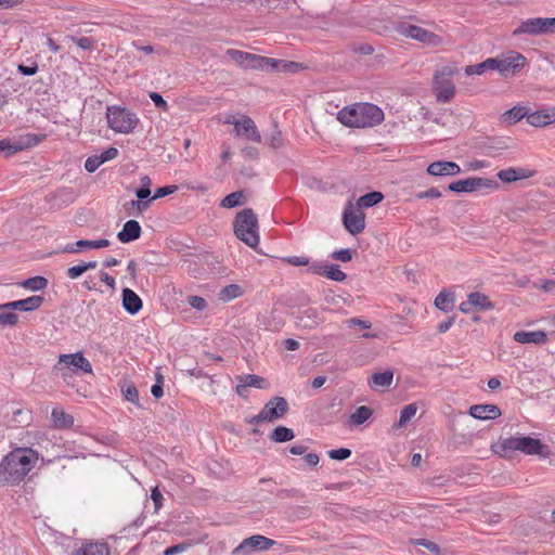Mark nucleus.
<instances>
[{"label": "nucleus", "mask_w": 555, "mask_h": 555, "mask_svg": "<svg viewBox=\"0 0 555 555\" xmlns=\"http://www.w3.org/2000/svg\"><path fill=\"white\" fill-rule=\"evenodd\" d=\"M38 453L28 448H16L0 463V486L18 485L34 468Z\"/></svg>", "instance_id": "1"}, {"label": "nucleus", "mask_w": 555, "mask_h": 555, "mask_svg": "<svg viewBox=\"0 0 555 555\" xmlns=\"http://www.w3.org/2000/svg\"><path fill=\"white\" fill-rule=\"evenodd\" d=\"M337 119L346 127L366 128L379 125L384 112L374 104L357 103L339 111Z\"/></svg>", "instance_id": "2"}, {"label": "nucleus", "mask_w": 555, "mask_h": 555, "mask_svg": "<svg viewBox=\"0 0 555 555\" xmlns=\"http://www.w3.org/2000/svg\"><path fill=\"white\" fill-rule=\"evenodd\" d=\"M235 236L247 246L255 248L259 244L258 219L251 208H244L233 221Z\"/></svg>", "instance_id": "3"}, {"label": "nucleus", "mask_w": 555, "mask_h": 555, "mask_svg": "<svg viewBox=\"0 0 555 555\" xmlns=\"http://www.w3.org/2000/svg\"><path fill=\"white\" fill-rule=\"evenodd\" d=\"M106 118L108 127L118 133L132 132L140 121L133 112L119 105L107 106Z\"/></svg>", "instance_id": "4"}, {"label": "nucleus", "mask_w": 555, "mask_h": 555, "mask_svg": "<svg viewBox=\"0 0 555 555\" xmlns=\"http://www.w3.org/2000/svg\"><path fill=\"white\" fill-rule=\"evenodd\" d=\"M456 73L453 66H444L434 76V92L436 99L440 103L450 102L455 94V86L452 76Z\"/></svg>", "instance_id": "5"}, {"label": "nucleus", "mask_w": 555, "mask_h": 555, "mask_svg": "<svg viewBox=\"0 0 555 555\" xmlns=\"http://www.w3.org/2000/svg\"><path fill=\"white\" fill-rule=\"evenodd\" d=\"M70 366L83 373H92L91 363L81 352L61 354L57 363L53 367V372L66 382L72 377Z\"/></svg>", "instance_id": "6"}, {"label": "nucleus", "mask_w": 555, "mask_h": 555, "mask_svg": "<svg viewBox=\"0 0 555 555\" xmlns=\"http://www.w3.org/2000/svg\"><path fill=\"white\" fill-rule=\"evenodd\" d=\"M522 34L538 36L546 34H555V17H535L528 18L513 31L514 36Z\"/></svg>", "instance_id": "7"}, {"label": "nucleus", "mask_w": 555, "mask_h": 555, "mask_svg": "<svg viewBox=\"0 0 555 555\" xmlns=\"http://www.w3.org/2000/svg\"><path fill=\"white\" fill-rule=\"evenodd\" d=\"M343 223L350 234L357 235L365 228V215L361 208L349 202L343 212Z\"/></svg>", "instance_id": "8"}, {"label": "nucleus", "mask_w": 555, "mask_h": 555, "mask_svg": "<svg viewBox=\"0 0 555 555\" xmlns=\"http://www.w3.org/2000/svg\"><path fill=\"white\" fill-rule=\"evenodd\" d=\"M482 188L498 189L499 184L498 182L491 179L469 177L463 180L452 182L448 185L449 191L456 193H470Z\"/></svg>", "instance_id": "9"}, {"label": "nucleus", "mask_w": 555, "mask_h": 555, "mask_svg": "<svg viewBox=\"0 0 555 555\" xmlns=\"http://www.w3.org/2000/svg\"><path fill=\"white\" fill-rule=\"evenodd\" d=\"M276 542L263 535H251L244 539L240 545H237L232 555H250L256 551H266L272 547Z\"/></svg>", "instance_id": "10"}, {"label": "nucleus", "mask_w": 555, "mask_h": 555, "mask_svg": "<svg viewBox=\"0 0 555 555\" xmlns=\"http://www.w3.org/2000/svg\"><path fill=\"white\" fill-rule=\"evenodd\" d=\"M289 410L288 402L284 397L271 398L261 409V418L264 422L272 423L282 418Z\"/></svg>", "instance_id": "11"}, {"label": "nucleus", "mask_w": 555, "mask_h": 555, "mask_svg": "<svg viewBox=\"0 0 555 555\" xmlns=\"http://www.w3.org/2000/svg\"><path fill=\"white\" fill-rule=\"evenodd\" d=\"M403 34L431 47H437L442 43V38L440 36L416 25H408L404 27Z\"/></svg>", "instance_id": "12"}, {"label": "nucleus", "mask_w": 555, "mask_h": 555, "mask_svg": "<svg viewBox=\"0 0 555 555\" xmlns=\"http://www.w3.org/2000/svg\"><path fill=\"white\" fill-rule=\"evenodd\" d=\"M234 129L236 132V135L243 137L248 141L253 142H260L261 135L254 122V120L244 115L241 119L234 122Z\"/></svg>", "instance_id": "13"}, {"label": "nucleus", "mask_w": 555, "mask_h": 555, "mask_svg": "<svg viewBox=\"0 0 555 555\" xmlns=\"http://www.w3.org/2000/svg\"><path fill=\"white\" fill-rule=\"evenodd\" d=\"M519 451L527 455H540L546 457L550 454V448L543 444L540 439L532 437H519Z\"/></svg>", "instance_id": "14"}, {"label": "nucleus", "mask_w": 555, "mask_h": 555, "mask_svg": "<svg viewBox=\"0 0 555 555\" xmlns=\"http://www.w3.org/2000/svg\"><path fill=\"white\" fill-rule=\"evenodd\" d=\"M43 300L44 298L42 296L34 295L25 299L0 305V310L34 311L43 304Z\"/></svg>", "instance_id": "15"}, {"label": "nucleus", "mask_w": 555, "mask_h": 555, "mask_svg": "<svg viewBox=\"0 0 555 555\" xmlns=\"http://www.w3.org/2000/svg\"><path fill=\"white\" fill-rule=\"evenodd\" d=\"M535 171L526 167H509L498 172V178L505 183H512L519 180L531 178Z\"/></svg>", "instance_id": "16"}, {"label": "nucleus", "mask_w": 555, "mask_h": 555, "mask_svg": "<svg viewBox=\"0 0 555 555\" xmlns=\"http://www.w3.org/2000/svg\"><path fill=\"white\" fill-rule=\"evenodd\" d=\"M526 57L517 52H512L505 59L500 60V73L504 76L514 75L524 67Z\"/></svg>", "instance_id": "17"}, {"label": "nucleus", "mask_w": 555, "mask_h": 555, "mask_svg": "<svg viewBox=\"0 0 555 555\" xmlns=\"http://www.w3.org/2000/svg\"><path fill=\"white\" fill-rule=\"evenodd\" d=\"M426 171L435 177L456 176L461 172V168L454 162L439 160L431 163Z\"/></svg>", "instance_id": "18"}, {"label": "nucleus", "mask_w": 555, "mask_h": 555, "mask_svg": "<svg viewBox=\"0 0 555 555\" xmlns=\"http://www.w3.org/2000/svg\"><path fill=\"white\" fill-rule=\"evenodd\" d=\"M519 437H508L500 439L491 446L493 453L501 457H507L514 451H519Z\"/></svg>", "instance_id": "19"}, {"label": "nucleus", "mask_w": 555, "mask_h": 555, "mask_svg": "<svg viewBox=\"0 0 555 555\" xmlns=\"http://www.w3.org/2000/svg\"><path fill=\"white\" fill-rule=\"evenodd\" d=\"M469 415L478 420H494L501 415L495 404H475L469 408Z\"/></svg>", "instance_id": "20"}, {"label": "nucleus", "mask_w": 555, "mask_h": 555, "mask_svg": "<svg viewBox=\"0 0 555 555\" xmlns=\"http://www.w3.org/2000/svg\"><path fill=\"white\" fill-rule=\"evenodd\" d=\"M276 59L248 53L245 68L271 72V67L276 66Z\"/></svg>", "instance_id": "21"}, {"label": "nucleus", "mask_w": 555, "mask_h": 555, "mask_svg": "<svg viewBox=\"0 0 555 555\" xmlns=\"http://www.w3.org/2000/svg\"><path fill=\"white\" fill-rule=\"evenodd\" d=\"M141 225L137 220H128L120 232L117 234V238L121 243H130L138 240L141 236Z\"/></svg>", "instance_id": "22"}, {"label": "nucleus", "mask_w": 555, "mask_h": 555, "mask_svg": "<svg viewBox=\"0 0 555 555\" xmlns=\"http://www.w3.org/2000/svg\"><path fill=\"white\" fill-rule=\"evenodd\" d=\"M122 307L130 313L135 314L142 309L141 298L130 288L122 289Z\"/></svg>", "instance_id": "23"}, {"label": "nucleus", "mask_w": 555, "mask_h": 555, "mask_svg": "<svg viewBox=\"0 0 555 555\" xmlns=\"http://www.w3.org/2000/svg\"><path fill=\"white\" fill-rule=\"evenodd\" d=\"M514 340L520 344L543 345L547 341V335L543 331L524 332L519 331L514 334Z\"/></svg>", "instance_id": "24"}, {"label": "nucleus", "mask_w": 555, "mask_h": 555, "mask_svg": "<svg viewBox=\"0 0 555 555\" xmlns=\"http://www.w3.org/2000/svg\"><path fill=\"white\" fill-rule=\"evenodd\" d=\"M73 555H109V547L104 542H88L77 548Z\"/></svg>", "instance_id": "25"}, {"label": "nucleus", "mask_w": 555, "mask_h": 555, "mask_svg": "<svg viewBox=\"0 0 555 555\" xmlns=\"http://www.w3.org/2000/svg\"><path fill=\"white\" fill-rule=\"evenodd\" d=\"M51 416L54 426L59 429L70 428L74 425V417L60 408H54Z\"/></svg>", "instance_id": "26"}, {"label": "nucleus", "mask_w": 555, "mask_h": 555, "mask_svg": "<svg viewBox=\"0 0 555 555\" xmlns=\"http://www.w3.org/2000/svg\"><path fill=\"white\" fill-rule=\"evenodd\" d=\"M468 298L470 299L473 307L479 311L492 310L494 308V304L490 298L480 292L468 294Z\"/></svg>", "instance_id": "27"}, {"label": "nucleus", "mask_w": 555, "mask_h": 555, "mask_svg": "<svg viewBox=\"0 0 555 555\" xmlns=\"http://www.w3.org/2000/svg\"><path fill=\"white\" fill-rule=\"evenodd\" d=\"M393 372L388 370L382 373H374L371 376L370 386L373 388H387L391 385Z\"/></svg>", "instance_id": "28"}, {"label": "nucleus", "mask_w": 555, "mask_h": 555, "mask_svg": "<svg viewBox=\"0 0 555 555\" xmlns=\"http://www.w3.org/2000/svg\"><path fill=\"white\" fill-rule=\"evenodd\" d=\"M527 122L533 127H543L548 124H553V117H551V108L544 112H534L527 114Z\"/></svg>", "instance_id": "29"}, {"label": "nucleus", "mask_w": 555, "mask_h": 555, "mask_svg": "<svg viewBox=\"0 0 555 555\" xmlns=\"http://www.w3.org/2000/svg\"><path fill=\"white\" fill-rule=\"evenodd\" d=\"M238 382L245 383L246 386L258 388V389H267L269 387V382L261 376L255 374H244L236 377Z\"/></svg>", "instance_id": "30"}, {"label": "nucleus", "mask_w": 555, "mask_h": 555, "mask_svg": "<svg viewBox=\"0 0 555 555\" xmlns=\"http://www.w3.org/2000/svg\"><path fill=\"white\" fill-rule=\"evenodd\" d=\"M384 199V195L383 193L378 192V191H373V192H370L365 195H362L358 202H357V206L361 209L363 208H370V207H373L375 205H377L378 203H380Z\"/></svg>", "instance_id": "31"}, {"label": "nucleus", "mask_w": 555, "mask_h": 555, "mask_svg": "<svg viewBox=\"0 0 555 555\" xmlns=\"http://www.w3.org/2000/svg\"><path fill=\"white\" fill-rule=\"evenodd\" d=\"M373 414L371 408L366 405L359 406L349 417V422L353 426H360L366 422Z\"/></svg>", "instance_id": "32"}, {"label": "nucleus", "mask_w": 555, "mask_h": 555, "mask_svg": "<svg viewBox=\"0 0 555 555\" xmlns=\"http://www.w3.org/2000/svg\"><path fill=\"white\" fill-rule=\"evenodd\" d=\"M276 66L271 67V72L298 73L305 68L304 64L298 62L276 60Z\"/></svg>", "instance_id": "33"}, {"label": "nucleus", "mask_w": 555, "mask_h": 555, "mask_svg": "<svg viewBox=\"0 0 555 555\" xmlns=\"http://www.w3.org/2000/svg\"><path fill=\"white\" fill-rule=\"evenodd\" d=\"M294 431L285 426H278L270 435V439L274 442H286L294 439Z\"/></svg>", "instance_id": "34"}, {"label": "nucleus", "mask_w": 555, "mask_h": 555, "mask_svg": "<svg viewBox=\"0 0 555 555\" xmlns=\"http://www.w3.org/2000/svg\"><path fill=\"white\" fill-rule=\"evenodd\" d=\"M454 302V294L446 289L441 291L435 298V306L437 309L448 312L449 305Z\"/></svg>", "instance_id": "35"}, {"label": "nucleus", "mask_w": 555, "mask_h": 555, "mask_svg": "<svg viewBox=\"0 0 555 555\" xmlns=\"http://www.w3.org/2000/svg\"><path fill=\"white\" fill-rule=\"evenodd\" d=\"M527 108L522 106H515L503 114V120L508 124H515L527 117Z\"/></svg>", "instance_id": "36"}, {"label": "nucleus", "mask_w": 555, "mask_h": 555, "mask_svg": "<svg viewBox=\"0 0 555 555\" xmlns=\"http://www.w3.org/2000/svg\"><path fill=\"white\" fill-rule=\"evenodd\" d=\"M48 285V280L43 276H33L24 280L21 283V286L27 289H31L34 292L44 289Z\"/></svg>", "instance_id": "37"}, {"label": "nucleus", "mask_w": 555, "mask_h": 555, "mask_svg": "<svg viewBox=\"0 0 555 555\" xmlns=\"http://www.w3.org/2000/svg\"><path fill=\"white\" fill-rule=\"evenodd\" d=\"M417 406L415 403L405 405L400 412L399 422L395 425L397 428L405 426V424L414 417L416 414Z\"/></svg>", "instance_id": "38"}, {"label": "nucleus", "mask_w": 555, "mask_h": 555, "mask_svg": "<svg viewBox=\"0 0 555 555\" xmlns=\"http://www.w3.org/2000/svg\"><path fill=\"white\" fill-rule=\"evenodd\" d=\"M245 203V196L243 195V192H233L229 195H227L222 202L221 206L227 208H233L240 205H243Z\"/></svg>", "instance_id": "39"}, {"label": "nucleus", "mask_w": 555, "mask_h": 555, "mask_svg": "<svg viewBox=\"0 0 555 555\" xmlns=\"http://www.w3.org/2000/svg\"><path fill=\"white\" fill-rule=\"evenodd\" d=\"M323 272L324 276L336 282H343L347 278L346 273L339 269L338 264H325Z\"/></svg>", "instance_id": "40"}, {"label": "nucleus", "mask_w": 555, "mask_h": 555, "mask_svg": "<svg viewBox=\"0 0 555 555\" xmlns=\"http://www.w3.org/2000/svg\"><path fill=\"white\" fill-rule=\"evenodd\" d=\"M243 294V289L237 284H230L221 289V298L223 300H231L240 297Z\"/></svg>", "instance_id": "41"}, {"label": "nucleus", "mask_w": 555, "mask_h": 555, "mask_svg": "<svg viewBox=\"0 0 555 555\" xmlns=\"http://www.w3.org/2000/svg\"><path fill=\"white\" fill-rule=\"evenodd\" d=\"M299 320L302 326L312 327L319 323L318 312L312 309L306 310Z\"/></svg>", "instance_id": "42"}, {"label": "nucleus", "mask_w": 555, "mask_h": 555, "mask_svg": "<svg viewBox=\"0 0 555 555\" xmlns=\"http://www.w3.org/2000/svg\"><path fill=\"white\" fill-rule=\"evenodd\" d=\"M76 246L80 248H104L109 246V241L106 238H101L96 241L79 240L76 242Z\"/></svg>", "instance_id": "43"}, {"label": "nucleus", "mask_w": 555, "mask_h": 555, "mask_svg": "<svg viewBox=\"0 0 555 555\" xmlns=\"http://www.w3.org/2000/svg\"><path fill=\"white\" fill-rule=\"evenodd\" d=\"M227 55L235 62L238 66L245 68L246 59L248 57V52H244L241 50L229 49L227 51Z\"/></svg>", "instance_id": "44"}, {"label": "nucleus", "mask_w": 555, "mask_h": 555, "mask_svg": "<svg viewBox=\"0 0 555 555\" xmlns=\"http://www.w3.org/2000/svg\"><path fill=\"white\" fill-rule=\"evenodd\" d=\"M17 321L18 317L12 310H0V325H15Z\"/></svg>", "instance_id": "45"}, {"label": "nucleus", "mask_w": 555, "mask_h": 555, "mask_svg": "<svg viewBox=\"0 0 555 555\" xmlns=\"http://www.w3.org/2000/svg\"><path fill=\"white\" fill-rule=\"evenodd\" d=\"M350 455H351V450L348 448H340V449H336V450H331L328 452V456L332 460H336V461H344V460L348 459Z\"/></svg>", "instance_id": "46"}, {"label": "nucleus", "mask_w": 555, "mask_h": 555, "mask_svg": "<svg viewBox=\"0 0 555 555\" xmlns=\"http://www.w3.org/2000/svg\"><path fill=\"white\" fill-rule=\"evenodd\" d=\"M43 138H46V134H26L23 139H22V142L18 143V145H23V149L25 147H28V146H33V145H36L38 144Z\"/></svg>", "instance_id": "47"}, {"label": "nucleus", "mask_w": 555, "mask_h": 555, "mask_svg": "<svg viewBox=\"0 0 555 555\" xmlns=\"http://www.w3.org/2000/svg\"><path fill=\"white\" fill-rule=\"evenodd\" d=\"M122 392H124V396H125L127 401L138 404V402H139V393H138V389L135 388L134 385L131 384V385L127 386L122 390Z\"/></svg>", "instance_id": "48"}, {"label": "nucleus", "mask_w": 555, "mask_h": 555, "mask_svg": "<svg viewBox=\"0 0 555 555\" xmlns=\"http://www.w3.org/2000/svg\"><path fill=\"white\" fill-rule=\"evenodd\" d=\"M101 165L102 162L99 155H92L88 157L85 162V168L90 173L94 172Z\"/></svg>", "instance_id": "49"}, {"label": "nucleus", "mask_w": 555, "mask_h": 555, "mask_svg": "<svg viewBox=\"0 0 555 555\" xmlns=\"http://www.w3.org/2000/svg\"><path fill=\"white\" fill-rule=\"evenodd\" d=\"M28 414L29 413L27 411H24L23 409H16L13 412V422L18 425H26L28 424L29 421Z\"/></svg>", "instance_id": "50"}, {"label": "nucleus", "mask_w": 555, "mask_h": 555, "mask_svg": "<svg viewBox=\"0 0 555 555\" xmlns=\"http://www.w3.org/2000/svg\"><path fill=\"white\" fill-rule=\"evenodd\" d=\"M331 257L335 260H340L343 262H348L352 259V251L350 249L344 248L334 251Z\"/></svg>", "instance_id": "51"}, {"label": "nucleus", "mask_w": 555, "mask_h": 555, "mask_svg": "<svg viewBox=\"0 0 555 555\" xmlns=\"http://www.w3.org/2000/svg\"><path fill=\"white\" fill-rule=\"evenodd\" d=\"M188 302L196 310H204L207 306V301L203 297L194 295L188 297Z\"/></svg>", "instance_id": "52"}, {"label": "nucleus", "mask_w": 555, "mask_h": 555, "mask_svg": "<svg viewBox=\"0 0 555 555\" xmlns=\"http://www.w3.org/2000/svg\"><path fill=\"white\" fill-rule=\"evenodd\" d=\"M486 70H487V66H486L485 61L479 63V64L468 65V66L465 67V74L468 75V76L481 75Z\"/></svg>", "instance_id": "53"}, {"label": "nucleus", "mask_w": 555, "mask_h": 555, "mask_svg": "<svg viewBox=\"0 0 555 555\" xmlns=\"http://www.w3.org/2000/svg\"><path fill=\"white\" fill-rule=\"evenodd\" d=\"M348 327L359 326L363 330H369L372 327V323L366 320H362L359 318H351L346 321Z\"/></svg>", "instance_id": "54"}, {"label": "nucleus", "mask_w": 555, "mask_h": 555, "mask_svg": "<svg viewBox=\"0 0 555 555\" xmlns=\"http://www.w3.org/2000/svg\"><path fill=\"white\" fill-rule=\"evenodd\" d=\"M178 190L177 185H166L158 188L153 196V199L162 198L175 193Z\"/></svg>", "instance_id": "55"}, {"label": "nucleus", "mask_w": 555, "mask_h": 555, "mask_svg": "<svg viewBox=\"0 0 555 555\" xmlns=\"http://www.w3.org/2000/svg\"><path fill=\"white\" fill-rule=\"evenodd\" d=\"M21 150H23V145L11 144L9 141L5 140L0 141V151H7L8 156Z\"/></svg>", "instance_id": "56"}, {"label": "nucleus", "mask_w": 555, "mask_h": 555, "mask_svg": "<svg viewBox=\"0 0 555 555\" xmlns=\"http://www.w3.org/2000/svg\"><path fill=\"white\" fill-rule=\"evenodd\" d=\"M269 145L273 149H279L283 145V138L280 130H274L269 138Z\"/></svg>", "instance_id": "57"}, {"label": "nucleus", "mask_w": 555, "mask_h": 555, "mask_svg": "<svg viewBox=\"0 0 555 555\" xmlns=\"http://www.w3.org/2000/svg\"><path fill=\"white\" fill-rule=\"evenodd\" d=\"M151 499L154 503L155 512H158L163 505V494L157 487L152 490Z\"/></svg>", "instance_id": "58"}, {"label": "nucleus", "mask_w": 555, "mask_h": 555, "mask_svg": "<svg viewBox=\"0 0 555 555\" xmlns=\"http://www.w3.org/2000/svg\"><path fill=\"white\" fill-rule=\"evenodd\" d=\"M415 543L426 547L427 550H429L433 553H436V554L440 553V546L437 543L431 542L429 540L418 539V540L415 541Z\"/></svg>", "instance_id": "59"}, {"label": "nucleus", "mask_w": 555, "mask_h": 555, "mask_svg": "<svg viewBox=\"0 0 555 555\" xmlns=\"http://www.w3.org/2000/svg\"><path fill=\"white\" fill-rule=\"evenodd\" d=\"M151 100L154 102L155 106L158 108H162L163 111L168 109L167 102L163 99V96L157 92H151L150 93Z\"/></svg>", "instance_id": "60"}, {"label": "nucleus", "mask_w": 555, "mask_h": 555, "mask_svg": "<svg viewBox=\"0 0 555 555\" xmlns=\"http://www.w3.org/2000/svg\"><path fill=\"white\" fill-rule=\"evenodd\" d=\"M415 196L418 199H422V198H439L441 196V193H440V191L438 189L431 188V189H428L427 191L417 193Z\"/></svg>", "instance_id": "61"}, {"label": "nucleus", "mask_w": 555, "mask_h": 555, "mask_svg": "<svg viewBox=\"0 0 555 555\" xmlns=\"http://www.w3.org/2000/svg\"><path fill=\"white\" fill-rule=\"evenodd\" d=\"M285 261L292 266L300 267L309 264V258L304 256H292L285 259Z\"/></svg>", "instance_id": "62"}, {"label": "nucleus", "mask_w": 555, "mask_h": 555, "mask_svg": "<svg viewBox=\"0 0 555 555\" xmlns=\"http://www.w3.org/2000/svg\"><path fill=\"white\" fill-rule=\"evenodd\" d=\"M118 155V150L116 147H108L106 151H104L101 155H99L102 164L105 162L112 160Z\"/></svg>", "instance_id": "63"}, {"label": "nucleus", "mask_w": 555, "mask_h": 555, "mask_svg": "<svg viewBox=\"0 0 555 555\" xmlns=\"http://www.w3.org/2000/svg\"><path fill=\"white\" fill-rule=\"evenodd\" d=\"M186 547H188V544L179 543V544L167 547L164 552V555H176V554L181 553L184 550H186Z\"/></svg>", "instance_id": "64"}]
</instances>
